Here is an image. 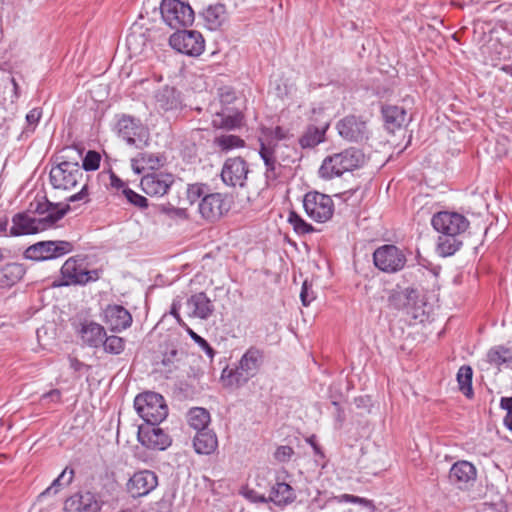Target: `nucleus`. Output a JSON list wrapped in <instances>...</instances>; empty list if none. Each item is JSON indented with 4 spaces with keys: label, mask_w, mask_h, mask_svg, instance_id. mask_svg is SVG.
Listing matches in <instances>:
<instances>
[{
    "label": "nucleus",
    "mask_w": 512,
    "mask_h": 512,
    "mask_svg": "<svg viewBox=\"0 0 512 512\" xmlns=\"http://www.w3.org/2000/svg\"><path fill=\"white\" fill-rule=\"evenodd\" d=\"M431 224L441 234L438 237L437 253L449 257L461 248L463 242L460 237L469 228L470 222L460 213L440 211L433 215Z\"/></svg>",
    "instance_id": "1"
},
{
    "label": "nucleus",
    "mask_w": 512,
    "mask_h": 512,
    "mask_svg": "<svg viewBox=\"0 0 512 512\" xmlns=\"http://www.w3.org/2000/svg\"><path fill=\"white\" fill-rule=\"evenodd\" d=\"M70 210L68 204L62 206L60 203H52L45 199L37 202L35 212L43 217L36 218L27 213H18L12 218L10 234L13 236L35 234L54 226Z\"/></svg>",
    "instance_id": "2"
},
{
    "label": "nucleus",
    "mask_w": 512,
    "mask_h": 512,
    "mask_svg": "<svg viewBox=\"0 0 512 512\" xmlns=\"http://www.w3.org/2000/svg\"><path fill=\"white\" fill-rule=\"evenodd\" d=\"M82 153L75 147H66L56 157L57 164L52 166L49 179L54 189L69 190L74 188L83 177L79 165Z\"/></svg>",
    "instance_id": "3"
},
{
    "label": "nucleus",
    "mask_w": 512,
    "mask_h": 512,
    "mask_svg": "<svg viewBox=\"0 0 512 512\" xmlns=\"http://www.w3.org/2000/svg\"><path fill=\"white\" fill-rule=\"evenodd\" d=\"M365 162L362 150L350 147L340 153L327 156L319 168V175L323 179H332L341 176L346 171L361 167Z\"/></svg>",
    "instance_id": "4"
},
{
    "label": "nucleus",
    "mask_w": 512,
    "mask_h": 512,
    "mask_svg": "<svg viewBox=\"0 0 512 512\" xmlns=\"http://www.w3.org/2000/svg\"><path fill=\"white\" fill-rule=\"evenodd\" d=\"M134 407L139 416L149 425H158L166 419L168 406L164 397L153 391H145L134 399Z\"/></svg>",
    "instance_id": "5"
},
{
    "label": "nucleus",
    "mask_w": 512,
    "mask_h": 512,
    "mask_svg": "<svg viewBox=\"0 0 512 512\" xmlns=\"http://www.w3.org/2000/svg\"><path fill=\"white\" fill-rule=\"evenodd\" d=\"M99 279L98 270H87L83 266L82 259L78 257L68 258L61 267L60 277L54 282V286L85 285Z\"/></svg>",
    "instance_id": "6"
},
{
    "label": "nucleus",
    "mask_w": 512,
    "mask_h": 512,
    "mask_svg": "<svg viewBox=\"0 0 512 512\" xmlns=\"http://www.w3.org/2000/svg\"><path fill=\"white\" fill-rule=\"evenodd\" d=\"M160 11L164 22L173 29L192 25L194 11L187 2L181 0H162Z\"/></svg>",
    "instance_id": "7"
},
{
    "label": "nucleus",
    "mask_w": 512,
    "mask_h": 512,
    "mask_svg": "<svg viewBox=\"0 0 512 512\" xmlns=\"http://www.w3.org/2000/svg\"><path fill=\"white\" fill-rule=\"evenodd\" d=\"M73 249V243L65 240L40 241L27 247L24 257L34 261H45L62 257Z\"/></svg>",
    "instance_id": "8"
},
{
    "label": "nucleus",
    "mask_w": 512,
    "mask_h": 512,
    "mask_svg": "<svg viewBox=\"0 0 512 512\" xmlns=\"http://www.w3.org/2000/svg\"><path fill=\"white\" fill-rule=\"evenodd\" d=\"M303 206L308 217L319 223L330 220L334 213L332 198L318 191L306 193L303 199Z\"/></svg>",
    "instance_id": "9"
},
{
    "label": "nucleus",
    "mask_w": 512,
    "mask_h": 512,
    "mask_svg": "<svg viewBox=\"0 0 512 512\" xmlns=\"http://www.w3.org/2000/svg\"><path fill=\"white\" fill-rule=\"evenodd\" d=\"M373 262L379 270L385 273H396L405 267L407 258L396 245L385 244L374 251Z\"/></svg>",
    "instance_id": "10"
},
{
    "label": "nucleus",
    "mask_w": 512,
    "mask_h": 512,
    "mask_svg": "<svg viewBox=\"0 0 512 512\" xmlns=\"http://www.w3.org/2000/svg\"><path fill=\"white\" fill-rule=\"evenodd\" d=\"M169 44L176 51L188 56H199L205 48V40L196 30H178L170 36Z\"/></svg>",
    "instance_id": "11"
},
{
    "label": "nucleus",
    "mask_w": 512,
    "mask_h": 512,
    "mask_svg": "<svg viewBox=\"0 0 512 512\" xmlns=\"http://www.w3.org/2000/svg\"><path fill=\"white\" fill-rule=\"evenodd\" d=\"M230 208L228 196L219 192L209 191L198 204V211L201 217L209 222L218 221Z\"/></svg>",
    "instance_id": "12"
},
{
    "label": "nucleus",
    "mask_w": 512,
    "mask_h": 512,
    "mask_svg": "<svg viewBox=\"0 0 512 512\" xmlns=\"http://www.w3.org/2000/svg\"><path fill=\"white\" fill-rule=\"evenodd\" d=\"M336 129L340 137L348 142L361 143L369 139L367 123L355 115H348L340 119Z\"/></svg>",
    "instance_id": "13"
},
{
    "label": "nucleus",
    "mask_w": 512,
    "mask_h": 512,
    "mask_svg": "<svg viewBox=\"0 0 512 512\" xmlns=\"http://www.w3.org/2000/svg\"><path fill=\"white\" fill-rule=\"evenodd\" d=\"M117 130L127 144L141 148L146 144V130L140 119L123 114L117 122Z\"/></svg>",
    "instance_id": "14"
},
{
    "label": "nucleus",
    "mask_w": 512,
    "mask_h": 512,
    "mask_svg": "<svg viewBox=\"0 0 512 512\" xmlns=\"http://www.w3.org/2000/svg\"><path fill=\"white\" fill-rule=\"evenodd\" d=\"M249 172L248 165L242 157L228 158L221 170L223 183L231 187H243Z\"/></svg>",
    "instance_id": "15"
},
{
    "label": "nucleus",
    "mask_w": 512,
    "mask_h": 512,
    "mask_svg": "<svg viewBox=\"0 0 512 512\" xmlns=\"http://www.w3.org/2000/svg\"><path fill=\"white\" fill-rule=\"evenodd\" d=\"M174 181L171 173L153 171L142 177L140 186L147 195L161 197L168 192Z\"/></svg>",
    "instance_id": "16"
},
{
    "label": "nucleus",
    "mask_w": 512,
    "mask_h": 512,
    "mask_svg": "<svg viewBox=\"0 0 512 512\" xmlns=\"http://www.w3.org/2000/svg\"><path fill=\"white\" fill-rule=\"evenodd\" d=\"M139 442L150 450L163 451L167 449L171 443V437L158 425L140 426L138 429Z\"/></svg>",
    "instance_id": "17"
},
{
    "label": "nucleus",
    "mask_w": 512,
    "mask_h": 512,
    "mask_svg": "<svg viewBox=\"0 0 512 512\" xmlns=\"http://www.w3.org/2000/svg\"><path fill=\"white\" fill-rule=\"evenodd\" d=\"M275 147L276 144L272 145L271 142L265 143L261 141L260 143L259 155L265 165L264 176L267 187L276 185L283 171V166L276 158Z\"/></svg>",
    "instance_id": "18"
},
{
    "label": "nucleus",
    "mask_w": 512,
    "mask_h": 512,
    "mask_svg": "<svg viewBox=\"0 0 512 512\" xmlns=\"http://www.w3.org/2000/svg\"><path fill=\"white\" fill-rule=\"evenodd\" d=\"M264 360L263 351L256 348L250 347L241 357L239 365L235 370V379L239 383L240 381L246 382L250 377H253L261 367Z\"/></svg>",
    "instance_id": "19"
},
{
    "label": "nucleus",
    "mask_w": 512,
    "mask_h": 512,
    "mask_svg": "<svg viewBox=\"0 0 512 512\" xmlns=\"http://www.w3.org/2000/svg\"><path fill=\"white\" fill-rule=\"evenodd\" d=\"M477 477L475 466L465 460L455 462L449 470L448 480L451 485L460 490L468 489Z\"/></svg>",
    "instance_id": "20"
},
{
    "label": "nucleus",
    "mask_w": 512,
    "mask_h": 512,
    "mask_svg": "<svg viewBox=\"0 0 512 512\" xmlns=\"http://www.w3.org/2000/svg\"><path fill=\"white\" fill-rule=\"evenodd\" d=\"M158 486L157 475L150 470L135 472L127 483V491L133 498L148 495Z\"/></svg>",
    "instance_id": "21"
},
{
    "label": "nucleus",
    "mask_w": 512,
    "mask_h": 512,
    "mask_svg": "<svg viewBox=\"0 0 512 512\" xmlns=\"http://www.w3.org/2000/svg\"><path fill=\"white\" fill-rule=\"evenodd\" d=\"M418 300V290L412 286L403 288L400 285H396L388 296L389 305L397 310H409L410 308H414Z\"/></svg>",
    "instance_id": "22"
},
{
    "label": "nucleus",
    "mask_w": 512,
    "mask_h": 512,
    "mask_svg": "<svg viewBox=\"0 0 512 512\" xmlns=\"http://www.w3.org/2000/svg\"><path fill=\"white\" fill-rule=\"evenodd\" d=\"M104 323L112 331H122L132 323L130 312L121 305H108L104 311Z\"/></svg>",
    "instance_id": "23"
},
{
    "label": "nucleus",
    "mask_w": 512,
    "mask_h": 512,
    "mask_svg": "<svg viewBox=\"0 0 512 512\" xmlns=\"http://www.w3.org/2000/svg\"><path fill=\"white\" fill-rule=\"evenodd\" d=\"M100 504L91 492H79L67 498L64 503L65 512H98Z\"/></svg>",
    "instance_id": "24"
},
{
    "label": "nucleus",
    "mask_w": 512,
    "mask_h": 512,
    "mask_svg": "<svg viewBox=\"0 0 512 512\" xmlns=\"http://www.w3.org/2000/svg\"><path fill=\"white\" fill-rule=\"evenodd\" d=\"M189 315L202 320L208 319L214 313V305L204 292H198L187 299Z\"/></svg>",
    "instance_id": "25"
},
{
    "label": "nucleus",
    "mask_w": 512,
    "mask_h": 512,
    "mask_svg": "<svg viewBox=\"0 0 512 512\" xmlns=\"http://www.w3.org/2000/svg\"><path fill=\"white\" fill-rule=\"evenodd\" d=\"M77 333L82 341L91 347L101 346L106 336L104 327L94 321L81 322L77 327Z\"/></svg>",
    "instance_id": "26"
},
{
    "label": "nucleus",
    "mask_w": 512,
    "mask_h": 512,
    "mask_svg": "<svg viewBox=\"0 0 512 512\" xmlns=\"http://www.w3.org/2000/svg\"><path fill=\"white\" fill-rule=\"evenodd\" d=\"M295 499V493L293 488L285 483V482H277L275 483L270 490V494L268 499L263 495L254 497V501L257 502H267L272 501L276 505H287L293 502Z\"/></svg>",
    "instance_id": "27"
},
{
    "label": "nucleus",
    "mask_w": 512,
    "mask_h": 512,
    "mask_svg": "<svg viewBox=\"0 0 512 512\" xmlns=\"http://www.w3.org/2000/svg\"><path fill=\"white\" fill-rule=\"evenodd\" d=\"M26 274L24 264L9 262L0 267V289H8L20 282Z\"/></svg>",
    "instance_id": "28"
},
{
    "label": "nucleus",
    "mask_w": 512,
    "mask_h": 512,
    "mask_svg": "<svg viewBox=\"0 0 512 512\" xmlns=\"http://www.w3.org/2000/svg\"><path fill=\"white\" fill-rule=\"evenodd\" d=\"M381 113L385 127L389 132L400 129L407 123V112L403 107L396 105H383Z\"/></svg>",
    "instance_id": "29"
},
{
    "label": "nucleus",
    "mask_w": 512,
    "mask_h": 512,
    "mask_svg": "<svg viewBox=\"0 0 512 512\" xmlns=\"http://www.w3.org/2000/svg\"><path fill=\"white\" fill-rule=\"evenodd\" d=\"M217 447V435L212 429L196 432L193 437V448L199 455H211L216 451Z\"/></svg>",
    "instance_id": "30"
},
{
    "label": "nucleus",
    "mask_w": 512,
    "mask_h": 512,
    "mask_svg": "<svg viewBox=\"0 0 512 512\" xmlns=\"http://www.w3.org/2000/svg\"><path fill=\"white\" fill-rule=\"evenodd\" d=\"M155 99L158 109L165 112L176 111L182 107L180 93L174 87L165 86L161 88L156 93Z\"/></svg>",
    "instance_id": "31"
},
{
    "label": "nucleus",
    "mask_w": 512,
    "mask_h": 512,
    "mask_svg": "<svg viewBox=\"0 0 512 512\" xmlns=\"http://www.w3.org/2000/svg\"><path fill=\"white\" fill-rule=\"evenodd\" d=\"M329 128V122H324L320 126L308 125L303 135L299 138V144L303 149L314 148L324 142L326 131Z\"/></svg>",
    "instance_id": "32"
},
{
    "label": "nucleus",
    "mask_w": 512,
    "mask_h": 512,
    "mask_svg": "<svg viewBox=\"0 0 512 512\" xmlns=\"http://www.w3.org/2000/svg\"><path fill=\"white\" fill-rule=\"evenodd\" d=\"M206 27L211 30L219 29L226 20V8L221 3L209 5L202 12Z\"/></svg>",
    "instance_id": "33"
},
{
    "label": "nucleus",
    "mask_w": 512,
    "mask_h": 512,
    "mask_svg": "<svg viewBox=\"0 0 512 512\" xmlns=\"http://www.w3.org/2000/svg\"><path fill=\"white\" fill-rule=\"evenodd\" d=\"M244 116L240 111L223 110L216 113L212 124L214 127L233 130L241 127Z\"/></svg>",
    "instance_id": "34"
},
{
    "label": "nucleus",
    "mask_w": 512,
    "mask_h": 512,
    "mask_svg": "<svg viewBox=\"0 0 512 512\" xmlns=\"http://www.w3.org/2000/svg\"><path fill=\"white\" fill-rule=\"evenodd\" d=\"M486 360L494 366L505 365L512 367V347L497 345L488 350Z\"/></svg>",
    "instance_id": "35"
},
{
    "label": "nucleus",
    "mask_w": 512,
    "mask_h": 512,
    "mask_svg": "<svg viewBox=\"0 0 512 512\" xmlns=\"http://www.w3.org/2000/svg\"><path fill=\"white\" fill-rule=\"evenodd\" d=\"M210 413L202 407H193L187 413V422L196 432L209 429Z\"/></svg>",
    "instance_id": "36"
},
{
    "label": "nucleus",
    "mask_w": 512,
    "mask_h": 512,
    "mask_svg": "<svg viewBox=\"0 0 512 512\" xmlns=\"http://www.w3.org/2000/svg\"><path fill=\"white\" fill-rule=\"evenodd\" d=\"M74 474L75 473L72 468L66 467L61 472V474L51 483V485L39 495V498H44L51 494H57L62 489V487L68 486L73 481Z\"/></svg>",
    "instance_id": "37"
},
{
    "label": "nucleus",
    "mask_w": 512,
    "mask_h": 512,
    "mask_svg": "<svg viewBox=\"0 0 512 512\" xmlns=\"http://www.w3.org/2000/svg\"><path fill=\"white\" fill-rule=\"evenodd\" d=\"M214 142L222 151H229L245 146V141L243 139H241L239 136L230 134L216 137Z\"/></svg>",
    "instance_id": "38"
},
{
    "label": "nucleus",
    "mask_w": 512,
    "mask_h": 512,
    "mask_svg": "<svg viewBox=\"0 0 512 512\" xmlns=\"http://www.w3.org/2000/svg\"><path fill=\"white\" fill-rule=\"evenodd\" d=\"M288 222L298 235H305L315 231L314 227L307 223L298 213L291 211L288 216Z\"/></svg>",
    "instance_id": "39"
},
{
    "label": "nucleus",
    "mask_w": 512,
    "mask_h": 512,
    "mask_svg": "<svg viewBox=\"0 0 512 512\" xmlns=\"http://www.w3.org/2000/svg\"><path fill=\"white\" fill-rule=\"evenodd\" d=\"M210 191V188L206 184L202 183H194L189 184L187 187V200L192 205L196 202H201L204 195H207Z\"/></svg>",
    "instance_id": "40"
},
{
    "label": "nucleus",
    "mask_w": 512,
    "mask_h": 512,
    "mask_svg": "<svg viewBox=\"0 0 512 512\" xmlns=\"http://www.w3.org/2000/svg\"><path fill=\"white\" fill-rule=\"evenodd\" d=\"M101 345L107 353L120 354L124 350L125 341L119 336L112 335L103 339Z\"/></svg>",
    "instance_id": "41"
},
{
    "label": "nucleus",
    "mask_w": 512,
    "mask_h": 512,
    "mask_svg": "<svg viewBox=\"0 0 512 512\" xmlns=\"http://www.w3.org/2000/svg\"><path fill=\"white\" fill-rule=\"evenodd\" d=\"M122 193L130 204L139 209H145L149 205L146 197L136 193L129 187H124Z\"/></svg>",
    "instance_id": "42"
},
{
    "label": "nucleus",
    "mask_w": 512,
    "mask_h": 512,
    "mask_svg": "<svg viewBox=\"0 0 512 512\" xmlns=\"http://www.w3.org/2000/svg\"><path fill=\"white\" fill-rule=\"evenodd\" d=\"M101 156L98 152L89 150L83 158L82 171H94L99 168Z\"/></svg>",
    "instance_id": "43"
},
{
    "label": "nucleus",
    "mask_w": 512,
    "mask_h": 512,
    "mask_svg": "<svg viewBox=\"0 0 512 512\" xmlns=\"http://www.w3.org/2000/svg\"><path fill=\"white\" fill-rule=\"evenodd\" d=\"M186 328L191 339L205 351V353L208 355L210 359H213L215 351L210 346V344L203 337L194 332L191 328H189L188 326H186Z\"/></svg>",
    "instance_id": "44"
},
{
    "label": "nucleus",
    "mask_w": 512,
    "mask_h": 512,
    "mask_svg": "<svg viewBox=\"0 0 512 512\" xmlns=\"http://www.w3.org/2000/svg\"><path fill=\"white\" fill-rule=\"evenodd\" d=\"M500 407L507 412L504 418V425L509 430H512V397H502Z\"/></svg>",
    "instance_id": "45"
},
{
    "label": "nucleus",
    "mask_w": 512,
    "mask_h": 512,
    "mask_svg": "<svg viewBox=\"0 0 512 512\" xmlns=\"http://www.w3.org/2000/svg\"><path fill=\"white\" fill-rule=\"evenodd\" d=\"M473 371L468 365H463L459 368L456 379L458 384H472Z\"/></svg>",
    "instance_id": "46"
},
{
    "label": "nucleus",
    "mask_w": 512,
    "mask_h": 512,
    "mask_svg": "<svg viewBox=\"0 0 512 512\" xmlns=\"http://www.w3.org/2000/svg\"><path fill=\"white\" fill-rule=\"evenodd\" d=\"M294 454L292 447L287 445L279 446L274 452V458L279 462H288Z\"/></svg>",
    "instance_id": "47"
},
{
    "label": "nucleus",
    "mask_w": 512,
    "mask_h": 512,
    "mask_svg": "<svg viewBox=\"0 0 512 512\" xmlns=\"http://www.w3.org/2000/svg\"><path fill=\"white\" fill-rule=\"evenodd\" d=\"M300 299L303 306H308L315 299V295L311 289V285H309L307 281H304L302 285Z\"/></svg>",
    "instance_id": "48"
},
{
    "label": "nucleus",
    "mask_w": 512,
    "mask_h": 512,
    "mask_svg": "<svg viewBox=\"0 0 512 512\" xmlns=\"http://www.w3.org/2000/svg\"><path fill=\"white\" fill-rule=\"evenodd\" d=\"M41 115H42V112L38 108H34V109L30 110L28 112V114L26 115V121H27L28 125L33 126L31 129L32 131L34 130L35 125L39 122Z\"/></svg>",
    "instance_id": "49"
},
{
    "label": "nucleus",
    "mask_w": 512,
    "mask_h": 512,
    "mask_svg": "<svg viewBox=\"0 0 512 512\" xmlns=\"http://www.w3.org/2000/svg\"><path fill=\"white\" fill-rule=\"evenodd\" d=\"M358 408H369L372 406V398L369 395L359 396L354 400Z\"/></svg>",
    "instance_id": "50"
},
{
    "label": "nucleus",
    "mask_w": 512,
    "mask_h": 512,
    "mask_svg": "<svg viewBox=\"0 0 512 512\" xmlns=\"http://www.w3.org/2000/svg\"><path fill=\"white\" fill-rule=\"evenodd\" d=\"M87 195H88L87 185L85 184V185H83V187L81 188V190L78 193L71 195L68 198V201L76 202V201L84 200L87 197Z\"/></svg>",
    "instance_id": "51"
},
{
    "label": "nucleus",
    "mask_w": 512,
    "mask_h": 512,
    "mask_svg": "<svg viewBox=\"0 0 512 512\" xmlns=\"http://www.w3.org/2000/svg\"><path fill=\"white\" fill-rule=\"evenodd\" d=\"M61 393L58 389H53L49 391L48 393H44L42 395V400H48L52 402H57L60 400Z\"/></svg>",
    "instance_id": "52"
},
{
    "label": "nucleus",
    "mask_w": 512,
    "mask_h": 512,
    "mask_svg": "<svg viewBox=\"0 0 512 512\" xmlns=\"http://www.w3.org/2000/svg\"><path fill=\"white\" fill-rule=\"evenodd\" d=\"M337 499L339 502H349V503H361L362 501H364L363 498H360L358 496L351 495V494H342L339 497H337Z\"/></svg>",
    "instance_id": "53"
},
{
    "label": "nucleus",
    "mask_w": 512,
    "mask_h": 512,
    "mask_svg": "<svg viewBox=\"0 0 512 512\" xmlns=\"http://www.w3.org/2000/svg\"><path fill=\"white\" fill-rule=\"evenodd\" d=\"M273 136L276 140H285L289 138V131L277 126L273 130Z\"/></svg>",
    "instance_id": "54"
},
{
    "label": "nucleus",
    "mask_w": 512,
    "mask_h": 512,
    "mask_svg": "<svg viewBox=\"0 0 512 512\" xmlns=\"http://www.w3.org/2000/svg\"><path fill=\"white\" fill-rule=\"evenodd\" d=\"M307 442L311 445V447L313 448V451L315 453V455L321 457V458H324V453L322 451V448L318 445V443L316 442L315 440V436H311L307 439Z\"/></svg>",
    "instance_id": "55"
},
{
    "label": "nucleus",
    "mask_w": 512,
    "mask_h": 512,
    "mask_svg": "<svg viewBox=\"0 0 512 512\" xmlns=\"http://www.w3.org/2000/svg\"><path fill=\"white\" fill-rule=\"evenodd\" d=\"M69 364L70 368L76 372L81 370H88V366H86L85 364H83L82 362L78 361L75 358H69Z\"/></svg>",
    "instance_id": "56"
},
{
    "label": "nucleus",
    "mask_w": 512,
    "mask_h": 512,
    "mask_svg": "<svg viewBox=\"0 0 512 512\" xmlns=\"http://www.w3.org/2000/svg\"><path fill=\"white\" fill-rule=\"evenodd\" d=\"M161 211L164 212V213H167V214L172 213L175 216L180 217V218L186 217V211L184 209H181V208L166 209L164 206H162Z\"/></svg>",
    "instance_id": "57"
},
{
    "label": "nucleus",
    "mask_w": 512,
    "mask_h": 512,
    "mask_svg": "<svg viewBox=\"0 0 512 512\" xmlns=\"http://www.w3.org/2000/svg\"><path fill=\"white\" fill-rule=\"evenodd\" d=\"M143 160L145 162H147L149 165H150V168H154L156 165H160L161 164V160L158 156H153V155H147L146 157H143Z\"/></svg>",
    "instance_id": "58"
},
{
    "label": "nucleus",
    "mask_w": 512,
    "mask_h": 512,
    "mask_svg": "<svg viewBox=\"0 0 512 512\" xmlns=\"http://www.w3.org/2000/svg\"><path fill=\"white\" fill-rule=\"evenodd\" d=\"M178 308H179V305L175 302H173L172 306H171V314L176 318V320L178 321V323L182 326H187L181 319L179 313H178Z\"/></svg>",
    "instance_id": "59"
},
{
    "label": "nucleus",
    "mask_w": 512,
    "mask_h": 512,
    "mask_svg": "<svg viewBox=\"0 0 512 512\" xmlns=\"http://www.w3.org/2000/svg\"><path fill=\"white\" fill-rule=\"evenodd\" d=\"M458 390L469 399L474 395L473 386H458Z\"/></svg>",
    "instance_id": "60"
},
{
    "label": "nucleus",
    "mask_w": 512,
    "mask_h": 512,
    "mask_svg": "<svg viewBox=\"0 0 512 512\" xmlns=\"http://www.w3.org/2000/svg\"><path fill=\"white\" fill-rule=\"evenodd\" d=\"M111 185L116 188L125 186L124 182L114 174L111 175Z\"/></svg>",
    "instance_id": "61"
},
{
    "label": "nucleus",
    "mask_w": 512,
    "mask_h": 512,
    "mask_svg": "<svg viewBox=\"0 0 512 512\" xmlns=\"http://www.w3.org/2000/svg\"><path fill=\"white\" fill-rule=\"evenodd\" d=\"M8 226V218L7 217H1L0 216V236L4 235L6 233Z\"/></svg>",
    "instance_id": "62"
},
{
    "label": "nucleus",
    "mask_w": 512,
    "mask_h": 512,
    "mask_svg": "<svg viewBox=\"0 0 512 512\" xmlns=\"http://www.w3.org/2000/svg\"><path fill=\"white\" fill-rule=\"evenodd\" d=\"M220 97H221L222 102H227V103H229L230 101H232L235 98L234 93L230 92V91H227L226 93H221Z\"/></svg>",
    "instance_id": "63"
},
{
    "label": "nucleus",
    "mask_w": 512,
    "mask_h": 512,
    "mask_svg": "<svg viewBox=\"0 0 512 512\" xmlns=\"http://www.w3.org/2000/svg\"><path fill=\"white\" fill-rule=\"evenodd\" d=\"M137 39V35L135 34H129L126 38L127 46L129 50H133V45L135 44Z\"/></svg>",
    "instance_id": "64"
}]
</instances>
